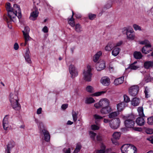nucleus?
<instances>
[{"label": "nucleus", "instance_id": "nucleus-11", "mask_svg": "<svg viewBox=\"0 0 153 153\" xmlns=\"http://www.w3.org/2000/svg\"><path fill=\"white\" fill-rule=\"evenodd\" d=\"M105 67V63L103 61L98 62L96 65V69L97 71H100L103 69Z\"/></svg>", "mask_w": 153, "mask_h": 153}, {"label": "nucleus", "instance_id": "nucleus-26", "mask_svg": "<svg viewBox=\"0 0 153 153\" xmlns=\"http://www.w3.org/2000/svg\"><path fill=\"white\" fill-rule=\"evenodd\" d=\"M120 51V48L114 47L112 52V55L114 56H117L119 54Z\"/></svg>", "mask_w": 153, "mask_h": 153}, {"label": "nucleus", "instance_id": "nucleus-31", "mask_svg": "<svg viewBox=\"0 0 153 153\" xmlns=\"http://www.w3.org/2000/svg\"><path fill=\"white\" fill-rule=\"evenodd\" d=\"M125 126L121 128V130L123 132H125L126 131L129 130L132 126H134V125H125Z\"/></svg>", "mask_w": 153, "mask_h": 153}, {"label": "nucleus", "instance_id": "nucleus-14", "mask_svg": "<svg viewBox=\"0 0 153 153\" xmlns=\"http://www.w3.org/2000/svg\"><path fill=\"white\" fill-rule=\"evenodd\" d=\"M111 108L109 106L104 107L102 108L100 111L101 113L103 114H107L110 113L112 111Z\"/></svg>", "mask_w": 153, "mask_h": 153}, {"label": "nucleus", "instance_id": "nucleus-41", "mask_svg": "<svg viewBox=\"0 0 153 153\" xmlns=\"http://www.w3.org/2000/svg\"><path fill=\"white\" fill-rule=\"evenodd\" d=\"M86 89L88 92L89 93H91L93 92V88L91 86L88 85L87 86L86 88Z\"/></svg>", "mask_w": 153, "mask_h": 153}, {"label": "nucleus", "instance_id": "nucleus-12", "mask_svg": "<svg viewBox=\"0 0 153 153\" xmlns=\"http://www.w3.org/2000/svg\"><path fill=\"white\" fill-rule=\"evenodd\" d=\"M109 103V101L106 99L101 100L99 101L100 105L102 108L108 106Z\"/></svg>", "mask_w": 153, "mask_h": 153}, {"label": "nucleus", "instance_id": "nucleus-55", "mask_svg": "<svg viewBox=\"0 0 153 153\" xmlns=\"http://www.w3.org/2000/svg\"><path fill=\"white\" fill-rule=\"evenodd\" d=\"M101 143L100 147L101 149L100 150L105 151L106 148L105 146L102 142Z\"/></svg>", "mask_w": 153, "mask_h": 153}, {"label": "nucleus", "instance_id": "nucleus-57", "mask_svg": "<svg viewBox=\"0 0 153 153\" xmlns=\"http://www.w3.org/2000/svg\"><path fill=\"white\" fill-rule=\"evenodd\" d=\"M68 106V104H63L61 106V108L63 110H65L66 109Z\"/></svg>", "mask_w": 153, "mask_h": 153}, {"label": "nucleus", "instance_id": "nucleus-33", "mask_svg": "<svg viewBox=\"0 0 153 153\" xmlns=\"http://www.w3.org/2000/svg\"><path fill=\"white\" fill-rule=\"evenodd\" d=\"M82 146L80 143H78L76 144V148L74 151V153H78L80 150Z\"/></svg>", "mask_w": 153, "mask_h": 153}, {"label": "nucleus", "instance_id": "nucleus-21", "mask_svg": "<svg viewBox=\"0 0 153 153\" xmlns=\"http://www.w3.org/2000/svg\"><path fill=\"white\" fill-rule=\"evenodd\" d=\"M144 93L145 95V98H148L151 97V94L149 88L147 86H145Z\"/></svg>", "mask_w": 153, "mask_h": 153}, {"label": "nucleus", "instance_id": "nucleus-40", "mask_svg": "<svg viewBox=\"0 0 153 153\" xmlns=\"http://www.w3.org/2000/svg\"><path fill=\"white\" fill-rule=\"evenodd\" d=\"M88 16L89 19L93 20L96 17V15L91 13H89L88 14Z\"/></svg>", "mask_w": 153, "mask_h": 153}, {"label": "nucleus", "instance_id": "nucleus-28", "mask_svg": "<svg viewBox=\"0 0 153 153\" xmlns=\"http://www.w3.org/2000/svg\"><path fill=\"white\" fill-rule=\"evenodd\" d=\"M137 148L134 146L131 145L128 148V150L126 153H135Z\"/></svg>", "mask_w": 153, "mask_h": 153}, {"label": "nucleus", "instance_id": "nucleus-23", "mask_svg": "<svg viewBox=\"0 0 153 153\" xmlns=\"http://www.w3.org/2000/svg\"><path fill=\"white\" fill-rule=\"evenodd\" d=\"M140 103V100L139 98L134 97L133 98L131 101L132 105L134 106H137L139 105Z\"/></svg>", "mask_w": 153, "mask_h": 153}, {"label": "nucleus", "instance_id": "nucleus-63", "mask_svg": "<svg viewBox=\"0 0 153 153\" xmlns=\"http://www.w3.org/2000/svg\"><path fill=\"white\" fill-rule=\"evenodd\" d=\"M2 126L5 130H7L9 128V125H2Z\"/></svg>", "mask_w": 153, "mask_h": 153}, {"label": "nucleus", "instance_id": "nucleus-8", "mask_svg": "<svg viewBox=\"0 0 153 153\" xmlns=\"http://www.w3.org/2000/svg\"><path fill=\"white\" fill-rule=\"evenodd\" d=\"M15 145V142L13 141H10L7 145V148L5 149V153H11L10 151L12 148L14 147Z\"/></svg>", "mask_w": 153, "mask_h": 153}, {"label": "nucleus", "instance_id": "nucleus-56", "mask_svg": "<svg viewBox=\"0 0 153 153\" xmlns=\"http://www.w3.org/2000/svg\"><path fill=\"white\" fill-rule=\"evenodd\" d=\"M42 30L44 33H47L48 31V29L46 26H45L43 28Z\"/></svg>", "mask_w": 153, "mask_h": 153}, {"label": "nucleus", "instance_id": "nucleus-22", "mask_svg": "<svg viewBox=\"0 0 153 153\" xmlns=\"http://www.w3.org/2000/svg\"><path fill=\"white\" fill-rule=\"evenodd\" d=\"M115 47V44L112 42H109L105 47V50L107 51H110L113 48Z\"/></svg>", "mask_w": 153, "mask_h": 153}, {"label": "nucleus", "instance_id": "nucleus-24", "mask_svg": "<svg viewBox=\"0 0 153 153\" xmlns=\"http://www.w3.org/2000/svg\"><path fill=\"white\" fill-rule=\"evenodd\" d=\"M133 56L134 58L136 59H141L143 56L141 53L140 52L137 51L134 52Z\"/></svg>", "mask_w": 153, "mask_h": 153}, {"label": "nucleus", "instance_id": "nucleus-9", "mask_svg": "<svg viewBox=\"0 0 153 153\" xmlns=\"http://www.w3.org/2000/svg\"><path fill=\"white\" fill-rule=\"evenodd\" d=\"M135 117L134 116L131 115L126 117L124 122L125 124H134L135 122L134 120Z\"/></svg>", "mask_w": 153, "mask_h": 153}, {"label": "nucleus", "instance_id": "nucleus-51", "mask_svg": "<svg viewBox=\"0 0 153 153\" xmlns=\"http://www.w3.org/2000/svg\"><path fill=\"white\" fill-rule=\"evenodd\" d=\"M133 27L134 28V30H141V29L140 27L136 24H134L133 25Z\"/></svg>", "mask_w": 153, "mask_h": 153}, {"label": "nucleus", "instance_id": "nucleus-16", "mask_svg": "<svg viewBox=\"0 0 153 153\" xmlns=\"http://www.w3.org/2000/svg\"><path fill=\"white\" fill-rule=\"evenodd\" d=\"M144 68L147 69H150L153 67V61H146L143 64Z\"/></svg>", "mask_w": 153, "mask_h": 153}, {"label": "nucleus", "instance_id": "nucleus-64", "mask_svg": "<svg viewBox=\"0 0 153 153\" xmlns=\"http://www.w3.org/2000/svg\"><path fill=\"white\" fill-rule=\"evenodd\" d=\"M42 108H40L37 110V114H40L42 112Z\"/></svg>", "mask_w": 153, "mask_h": 153}, {"label": "nucleus", "instance_id": "nucleus-13", "mask_svg": "<svg viewBox=\"0 0 153 153\" xmlns=\"http://www.w3.org/2000/svg\"><path fill=\"white\" fill-rule=\"evenodd\" d=\"M101 82L103 85L108 86L110 84V79L108 77L104 76L101 79Z\"/></svg>", "mask_w": 153, "mask_h": 153}, {"label": "nucleus", "instance_id": "nucleus-45", "mask_svg": "<svg viewBox=\"0 0 153 153\" xmlns=\"http://www.w3.org/2000/svg\"><path fill=\"white\" fill-rule=\"evenodd\" d=\"M105 91H102L94 93L92 95L94 96H98L101 95L102 94L105 93Z\"/></svg>", "mask_w": 153, "mask_h": 153}, {"label": "nucleus", "instance_id": "nucleus-61", "mask_svg": "<svg viewBox=\"0 0 153 153\" xmlns=\"http://www.w3.org/2000/svg\"><path fill=\"white\" fill-rule=\"evenodd\" d=\"M30 40H28L27 41H25V42L24 43H22L20 45L22 46H25L27 44V42L29 41Z\"/></svg>", "mask_w": 153, "mask_h": 153}, {"label": "nucleus", "instance_id": "nucleus-4", "mask_svg": "<svg viewBox=\"0 0 153 153\" xmlns=\"http://www.w3.org/2000/svg\"><path fill=\"white\" fill-rule=\"evenodd\" d=\"M87 69L84 70L83 72L85 80L88 82H90L91 80L92 74L91 67L89 65L87 66Z\"/></svg>", "mask_w": 153, "mask_h": 153}, {"label": "nucleus", "instance_id": "nucleus-25", "mask_svg": "<svg viewBox=\"0 0 153 153\" xmlns=\"http://www.w3.org/2000/svg\"><path fill=\"white\" fill-rule=\"evenodd\" d=\"M143 117H139L135 120V122L137 124H144L145 120Z\"/></svg>", "mask_w": 153, "mask_h": 153}, {"label": "nucleus", "instance_id": "nucleus-59", "mask_svg": "<svg viewBox=\"0 0 153 153\" xmlns=\"http://www.w3.org/2000/svg\"><path fill=\"white\" fill-rule=\"evenodd\" d=\"M147 140L150 141L153 144V135L152 137L147 138Z\"/></svg>", "mask_w": 153, "mask_h": 153}, {"label": "nucleus", "instance_id": "nucleus-3", "mask_svg": "<svg viewBox=\"0 0 153 153\" xmlns=\"http://www.w3.org/2000/svg\"><path fill=\"white\" fill-rule=\"evenodd\" d=\"M139 43L141 45H145V46L143 47L142 49V53L145 54L149 53L151 50H149V48L151 47L152 45L149 41L145 39L143 41H139Z\"/></svg>", "mask_w": 153, "mask_h": 153}, {"label": "nucleus", "instance_id": "nucleus-46", "mask_svg": "<svg viewBox=\"0 0 153 153\" xmlns=\"http://www.w3.org/2000/svg\"><path fill=\"white\" fill-rule=\"evenodd\" d=\"M147 120V123L149 124H153V117L148 118Z\"/></svg>", "mask_w": 153, "mask_h": 153}, {"label": "nucleus", "instance_id": "nucleus-34", "mask_svg": "<svg viewBox=\"0 0 153 153\" xmlns=\"http://www.w3.org/2000/svg\"><path fill=\"white\" fill-rule=\"evenodd\" d=\"M112 136V138L114 139H119L120 136V134L119 132H115L114 133Z\"/></svg>", "mask_w": 153, "mask_h": 153}, {"label": "nucleus", "instance_id": "nucleus-10", "mask_svg": "<svg viewBox=\"0 0 153 153\" xmlns=\"http://www.w3.org/2000/svg\"><path fill=\"white\" fill-rule=\"evenodd\" d=\"M126 30V33L128 39L129 40H133L134 38V31L133 29L128 30V29L124 28Z\"/></svg>", "mask_w": 153, "mask_h": 153}, {"label": "nucleus", "instance_id": "nucleus-15", "mask_svg": "<svg viewBox=\"0 0 153 153\" xmlns=\"http://www.w3.org/2000/svg\"><path fill=\"white\" fill-rule=\"evenodd\" d=\"M17 101L11 103L13 108L16 111H19L21 108V105Z\"/></svg>", "mask_w": 153, "mask_h": 153}, {"label": "nucleus", "instance_id": "nucleus-37", "mask_svg": "<svg viewBox=\"0 0 153 153\" xmlns=\"http://www.w3.org/2000/svg\"><path fill=\"white\" fill-rule=\"evenodd\" d=\"M94 100L92 97H90L88 98H87L85 100V102L87 104L94 103Z\"/></svg>", "mask_w": 153, "mask_h": 153}, {"label": "nucleus", "instance_id": "nucleus-1", "mask_svg": "<svg viewBox=\"0 0 153 153\" xmlns=\"http://www.w3.org/2000/svg\"><path fill=\"white\" fill-rule=\"evenodd\" d=\"M6 7L7 11L8 18L5 16H4V18L7 23H10V22L13 21V19L17 16L19 19L22 17L21 12L20 6L16 4L13 5V8L10 6L9 3H7L6 4Z\"/></svg>", "mask_w": 153, "mask_h": 153}, {"label": "nucleus", "instance_id": "nucleus-62", "mask_svg": "<svg viewBox=\"0 0 153 153\" xmlns=\"http://www.w3.org/2000/svg\"><path fill=\"white\" fill-rule=\"evenodd\" d=\"M117 139H114L112 138L111 140L114 144L117 145Z\"/></svg>", "mask_w": 153, "mask_h": 153}, {"label": "nucleus", "instance_id": "nucleus-54", "mask_svg": "<svg viewBox=\"0 0 153 153\" xmlns=\"http://www.w3.org/2000/svg\"><path fill=\"white\" fill-rule=\"evenodd\" d=\"M133 129L134 130L138 131H141L143 130L142 128L141 127H134Z\"/></svg>", "mask_w": 153, "mask_h": 153}, {"label": "nucleus", "instance_id": "nucleus-52", "mask_svg": "<svg viewBox=\"0 0 153 153\" xmlns=\"http://www.w3.org/2000/svg\"><path fill=\"white\" fill-rule=\"evenodd\" d=\"M91 128L92 130H97L99 128V126L97 125H91Z\"/></svg>", "mask_w": 153, "mask_h": 153}, {"label": "nucleus", "instance_id": "nucleus-7", "mask_svg": "<svg viewBox=\"0 0 153 153\" xmlns=\"http://www.w3.org/2000/svg\"><path fill=\"white\" fill-rule=\"evenodd\" d=\"M69 71L71 75V77L74 78L78 75V73L77 71L75 69L73 65H71L69 66Z\"/></svg>", "mask_w": 153, "mask_h": 153}, {"label": "nucleus", "instance_id": "nucleus-38", "mask_svg": "<svg viewBox=\"0 0 153 153\" xmlns=\"http://www.w3.org/2000/svg\"><path fill=\"white\" fill-rule=\"evenodd\" d=\"M97 140L98 141L101 143L102 142L103 138V137L100 134L97 135L96 137Z\"/></svg>", "mask_w": 153, "mask_h": 153}, {"label": "nucleus", "instance_id": "nucleus-6", "mask_svg": "<svg viewBox=\"0 0 153 153\" xmlns=\"http://www.w3.org/2000/svg\"><path fill=\"white\" fill-rule=\"evenodd\" d=\"M30 28L27 27H25L24 30L22 31L24 40L27 41L28 40H31V38L30 36L29 33L30 32Z\"/></svg>", "mask_w": 153, "mask_h": 153}, {"label": "nucleus", "instance_id": "nucleus-29", "mask_svg": "<svg viewBox=\"0 0 153 153\" xmlns=\"http://www.w3.org/2000/svg\"><path fill=\"white\" fill-rule=\"evenodd\" d=\"M137 111L139 115L141 117H145L143 113V107L142 106L139 107L137 108Z\"/></svg>", "mask_w": 153, "mask_h": 153}, {"label": "nucleus", "instance_id": "nucleus-18", "mask_svg": "<svg viewBox=\"0 0 153 153\" xmlns=\"http://www.w3.org/2000/svg\"><path fill=\"white\" fill-rule=\"evenodd\" d=\"M9 100L10 103L19 101L18 97L16 94L12 93L10 94Z\"/></svg>", "mask_w": 153, "mask_h": 153}, {"label": "nucleus", "instance_id": "nucleus-35", "mask_svg": "<svg viewBox=\"0 0 153 153\" xmlns=\"http://www.w3.org/2000/svg\"><path fill=\"white\" fill-rule=\"evenodd\" d=\"M68 23L72 27L75 26L74 19V18H71L69 19L68 20Z\"/></svg>", "mask_w": 153, "mask_h": 153}, {"label": "nucleus", "instance_id": "nucleus-43", "mask_svg": "<svg viewBox=\"0 0 153 153\" xmlns=\"http://www.w3.org/2000/svg\"><path fill=\"white\" fill-rule=\"evenodd\" d=\"M89 134L90 135V137L93 140H94L95 136L96 135V134L92 131H90L89 132Z\"/></svg>", "mask_w": 153, "mask_h": 153}, {"label": "nucleus", "instance_id": "nucleus-17", "mask_svg": "<svg viewBox=\"0 0 153 153\" xmlns=\"http://www.w3.org/2000/svg\"><path fill=\"white\" fill-rule=\"evenodd\" d=\"M38 11L37 10H35L33 11L30 14L29 19L30 20L34 21L36 19L37 17L38 16Z\"/></svg>", "mask_w": 153, "mask_h": 153}, {"label": "nucleus", "instance_id": "nucleus-58", "mask_svg": "<svg viewBox=\"0 0 153 153\" xmlns=\"http://www.w3.org/2000/svg\"><path fill=\"white\" fill-rule=\"evenodd\" d=\"M19 48V46L18 44L16 43L14 44V48L15 50H17Z\"/></svg>", "mask_w": 153, "mask_h": 153}, {"label": "nucleus", "instance_id": "nucleus-27", "mask_svg": "<svg viewBox=\"0 0 153 153\" xmlns=\"http://www.w3.org/2000/svg\"><path fill=\"white\" fill-rule=\"evenodd\" d=\"M102 53L101 51H100L98 52L93 57V61L94 62H97L98 60L99 57L101 55Z\"/></svg>", "mask_w": 153, "mask_h": 153}, {"label": "nucleus", "instance_id": "nucleus-2", "mask_svg": "<svg viewBox=\"0 0 153 153\" xmlns=\"http://www.w3.org/2000/svg\"><path fill=\"white\" fill-rule=\"evenodd\" d=\"M38 127L40 134L44 136V140L48 142H50V134L47 128L44 126V125H39Z\"/></svg>", "mask_w": 153, "mask_h": 153}, {"label": "nucleus", "instance_id": "nucleus-30", "mask_svg": "<svg viewBox=\"0 0 153 153\" xmlns=\"http://www.w3.org/2000/svg\"><path fill=\"white\" fill-rule=\"evenodd\" d=\"M119 114V112L117 111H114L110 113L108 115V117L110 118H113L117 117Z\"/></svg>", "mask_w": 153, "mask_h": 153}, {"label": "nucleus", "instance_id": "nucleus-48", "mask_svg": "<svg viewBox=\"0 0 153 153\" xmlns=\"http://www.w3.org/2000/svg\"><path fill=\"white\" fill-rule=\"evenodd\" d=\"M114 122L116 124H120V119L118 118H116L113 120Z\"/></svg>", "mask_w": 153, "mask_h": 153}, {"label": "nucleus", "instance_id": "nucleus-47", "mask_svg": "<svg viewBox=\"0 0 153 153\" xmlns=\"http://www.w3.org/2000/svg\"><path fill=\"white\" fill-rule=\"evenodd\" d=\"M124 101L126 102H128L130 101V98L127 95H124Z\"/></svg>", "mask_w": 153, "mask_h": 153}, {"label": "nucleus", "instance_id": "nucleus-53", "mask_svg": "<svg viewBox=\"0 0 153 153\" xmlns=\"http://www.w3.org/2000/svg\"><path fill=\"white\" fill-rule=\"evenodd\" d=\"M110 127L113 129H116L118 128L120 125H109Z\"/></svg>", "mask_w": 153, "mask_h": 153}, {"label": "nucleus", "instance_id": "nucleus-36", "mask_svg": "<svg viewBox=\"0 0 153 153\" xmlns=\"http://www.w3.org/2000/svg\"><path fill=\"white\" fill-rule=\"evenodd\" d=\"M75 30L78 33L80 32L82 30L81 27L79 24H77L75 25Z\"/></svg>", "mask_w": 153, "mask_h": 153}, {"label": "nucleus", "instance_id": "nucleus-5", "mask_svg": "<svg viewBox=\"0 0 153 153\" xmlns=\"http://www.w3.org/2000/svg\"><path fill=\"white\" fill-rule=\"evenodd\" d=\"M139 91V87L137 85H134L130 87L129 88V94L133 96H136Z\"/></svg>", "mask_w": 153, "mask_h": 153}, {"label": "nucleus", "instance_id": "nucleus-19", "mask_svg": "<svg viewBox=\"0 0 153 153\" xmlns=\"http://www.w3.org/2000/svg\"><path fill=\"white\" fill-rule=\"evenodd\" d=\"M131 145L129 144L123 145L121 148V150L122 153H127L128 150V148Z\"/></svg>", "mask_w": 153, "mask_h": 153}, {"label": "nucleus", "instance_id": "nucleus-49", "mask_svg": "<svg viewBox=\"0 0 153 153\" xmlns=\"http://www.w3.org/2000/svg\"><path fill=\"white\" fill-rule=\"evenodd\" d=\"M146 132L148 134H151L153 133V129L148 128L146 130Z\"/></svg>", "mask_w": 153, "mask_h": 153}, {"label": "nucleus", "instance_id": "nucleus-50", "mask_svg": "<svg viewBox=\"0 0 153 153\" xmlns=\"http://www.w3.org/2000/svg\"><path fill=\"white\" fill-rule=\"evenodd\" d=\"M72 114L73 120L74 121H76L77 120V114L74 111L72 112Z\"/></svg>", "mask_w": 153, "mask_h": 153}, {"label": "nucleus", "instance_id": "nucleus-44", "mask_svg": "<svg viewBox=\"0 0 153 153\" xmlns=\"http://www.w3.org/2000/svg\"><path fill=\"white\" fill-rule=\"evenodd\" d=\"M94 118L96 120H103V117L97 114H95L94 115Z\"/></svg>", "mask_w": 153, "mask_h": 153}, {"label": "nucleus", "instance_id": "nucleus-60", "mask_svg": "<svg viewBox=\"0 0 153 153\" xmlns=\"http://www.w3.org/2000/svg\"><path fill=\"white\" fill-rule=\"evenodd\" d=\"M123 44V42L122 41H120L118 43H117L116 45H115V47H117V46H120Z\"/></svg>", "mask_w": 153, "mask_h": 153}, {"label": "nucleus", "instance_id": "nucleus-32", "mask_svg": "<svg viewBox=\"0 0 153 153\" xmlns=\"http://www.w3.org/2000/svg\"><path fill=\"white\" fill-rule=\"evenodd\" d=\"M117 108L118 111L119 112L122 111L124 108V105L123 103H120L117 105Z\"/></svg>", "mask_w": 153, "mask_h": 153}, {"label": "nucleus", "instance_id": "nucleus-42", "mask_svg": "<svg viewBox=\"0 0 153 153\" xmlns=\"http://www.w3.org/2000/svg\"><path fill=\"white\" fill-rule=\"evenodd\" d=\"M8 123V116L6 115L3 120V124H7Z\"/></svg>", "mask_w": 153, "mask_h": 153}, {"label": "nucleus", "instance_id": "nucleus-39", "mask_svg": "<svg viewBox=\"0 0 153 153\" xmlns=\"http://www.w3.org/2000/svg\"><path fill=\"white\" fill-rule=\"evenodd\" d=\"M139 68V67L135 65H133V64H130L128 67V68L130 69L131 70H136Z\"/></svg>", "mask_w": 153, "mask_h": 153}, {"label": "nucleus", "instance_id": "nucleus-20", "mask_svg": "<svg viewBox=\"0 0 153 153\" xmlns=\"http://www.w3.org/2000/svg\"><path fill=\"white\" fill-rule=\"evenodd\" d=\"M124 80V77L122 76L115 79L114 83L116 85H117L122 83Z\"/></svg>", "mask_w": 153, "mask_h": 153}]
</instances>
